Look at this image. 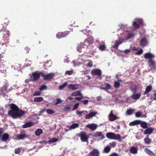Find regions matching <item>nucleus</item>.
Wrapping results in <instances>:
<instances>
[{
    "mask_svg": "<svg viewBox=\"0 0 156 156\" xmlns=\"http://www.w3.org/2000/svg\"><path fill=\"white\" fill-rule=\"evenodd\" d=\"M4 32H7L6 30V28L2 24H0V33L3 32L4 33Z\"/></svg>",
    "mask_w": 156,
    "mask_h": 156,
    "instance_id": "34",
    "label": "nucleus"
},
{
    "mask_svg": "<svg viewBox=\"0 0 156 156\" xmlns=\"http://www.w3.org/2000/svg\"><path fill=\"white\" fill-rule=\"evenodd\" d=\"M41 92L39 91H36L34 94L33 96H39L41 94Z\"/></svg>",
    "mask_w": 156,
    "mask_h": 156,
    "instance_id": "52",
    "label": "nucleus"
},
{
    "mask_svg": "<svg viewBox=\"0 0 156 156\" xmlns=\"http://www.w3.org/2000/svg\"><path fill=\"white\" fill-rule=\"evenodd\" d=\"M27 136L26 134L22 133L17 135L16 136V139L18 140H23Z\"/></svg>",
    "mask_w": 156,
    "mask_h": 156,
    "instance_id": "18",
    "label": "nucleus"
},
{
    "mask_svg": "<svg viewBox=\"0 0 156 156\" xmlns=\"http://www.w3.org/2000/svg\"><path fill=\"white\" fill-rule=\"evenodd\" d=\"M154 131V129L151 128H147V129H146L144 132V134H148L149 135L153 133V132Z\"/></svg>",
    "mask_w": 156,
    "mask_h": 156,
    "instance_id": "16",
    "label": "nucleus"
},
{
    "mask_svg": "<svg viewBox=\"0 0 156 156\" xmlns=\"http://www.w3.org/2000/svg\"><path fill=\"white\" fill-rule=\"evenodd\" d=\"M58 140L57 139L55 138H54L50 139L48 142L50 143H54L57 141Z\"/></svg>",
    "mask_w": 156,
    "mask_h": 156,
    "instance_id": "47",
    "label": "nucleus"
},
{
    "mask_svg": "<svg viewBox=\"0 0 156 156\" xmlns=\"http://www.w3.org/2000/svg\"><path fill=\"white\" fill-rule=\"evenodd\" d=\"M98 114L97 112H91L88 113V119L95 116Z\"/></svg>",
    "mask_w": 156,
    "mask_h": 156,
    "instance_id": "28",
    "label": "nucleus"
},
{
    "mask_svg": "<svg viewBox=\"0 0 156 156\" xmlns=\"http://www.w3.org/2000/svg\"><path fill=\"white\" fill-rule=\"evenodd\" d=\"M97 100L98 101H100L102 99V98L101 96H98L97 97Z\"/></svg>",
    "mask_w": 156,
    "mask_h": 156,
    "instance_id": "62",
    "label": "nucleus"
},
{
    "mask_svg": "<svg viewBox=\"0 0 156 156\" xmlns=\"http://www.w3.org/2000/svg\"><path fill=\"white\" fill-rule=\"evenodd\" d=\"M79 136L80 137L81 141L82 142H86L88 140V136L87 133L83 131H81L78 134Z\"/></svg>",
    "mask_w": 156,
    "mask_h": 156,
    "instance_id": "3",
    "label": "nucleus"
},
{
    "mask_svg": "<svg viewBox=\"0 0 156 156\" xmlns=\"http://www.w3.org/2000/svg\"><path fill=\"white\" fill-rule=\"evenodd\" d=\"M43 100V98L42 97H38L35 98L34 101V102H39L42 101Z\"/></svg>",
    "mask_w": 156,
    "mask_h": 156,
    "instance_id": "36",
    "label": "nucleus"
},
{
    "mask_svg": "<svg viewBox=\"0 0 156 156\" xmlns=\"http://www.w3.org/2000/svg\"><path fill=\"white\" fill-rule=\"evenodd\" d=\"M97 125L94 123L88 124V128L90 129L92 131L95 130L97 128Z\"/></svg>",
    "mask_w": 156,
    "mask_h": 156,
    "instance_id": "19",
    "label": "nucleus"
},
{
    "mask_svg": "<svg viewBox=\"0 0 156 156\" xmlns=\"http://www.w3.org/2000/svg\"><path fill=\"white\" fill-rule=\"evenodd\" d=\"M9 136L7 133H4L2 136V139L3 141H6L9 138Z\"/></svg>",
    "mask_w": 156,
    "mask_h": 156,
    "instance_id": "26",
    "label": "nucleus"
},
{
    "mask_svg": "<svg viewBox=\"0 0 156 156\" xmlns=\"http://www.w3.org/2000/svg\"><path fill=\"white\" fill-rule=\"evenodd\" d=\"M34 122H28L23 125V128H26L28 127H30L34 125Z\"/></svg>",
    "mask_w": 156,
    "mask_h": 156,
    "instance_id": "17",
    "label": "nucleus"
},
{
    "mask_svg": "<svg viewBox=\"0 0 156 156\" xmlns=\"http://www.w3.org/2000/svg\"><path fill=\"white\" fill-rule=\"evenodd\" d=\"M120 83L117 81H115L114 83V87L116 88H119L120 86Z\"/></svg>",
    "mask_w": 156,
    "mask_h": 156,
    "instance_id": "46",
    "label": "nucleus"
},
{
    "mask_svg": "<svg viewBox=\"0 0 156 156\" xmlns=\"http://www.w3.org/2000/svg\"><path fill=\"white\" fill-rule=\"evenodd\" d=\"M118 119V117L113 114V111L112 110L110 113L108 115L109 120L111 122H112Z\"/></svg>",
    "mask_w": 156,
    "mask_h": 156,
    "instance_id": "9",
    "label": "nucleus"
},
{
    "mask_svg": "<svg viewBox=\"0 0 156 156\" xmlns=\"http://www.w3.org/2000/svg\"><path fill=\"white\" fill-rule=\"evenodd\" d=\"M140 44L141 46L144 47L148 44V41L146 37H143L140 41Z\"/></svg>",
    "mask_w": 156,
    "mask_h": 156,
    "instance_id": "12",
    "label": "nucleus"
},
{
    "mask_svg": "<svg viewBox=\"0 0 156 156\" xmlns=\"http://www.w3.org/2000/svg\"><path fill=\"white\" fill-rule=\"evenodd\" d=\"M79 104L78 103H76L74 106L73 110H74L76 109L78 107Z\"/></svg>",
    "mask_w": 156,
    "mask_h": 156,
    "instance_id": "56",
    "label": "nucleus"
},
{
    "mask_svg": "<svg viewBox=\"0 0 156 156\" xmlns=\"http://www.w3.org/2000/svg\"><path fill=\"white\" fill-rule=\"evenodd\" d=\"M104 85L105 87L103 88V89L107 91L111 88V86L109 84L105 83L104 84Z\"/></svg>",
    "mask_w": 156,
    "mask_h": 156,
    "instance_id": "32",
    "label": "nucleus"
},
{
    "mask_svg": "<svg viewBox=\"0 0 156 156\" xmlns=\"http://www.w3.org/2000/svg\"><path fill=\"white\" fill-rule=\"evenodd\" d=\"M82 102L84 105L88 103V100H84L83 101H81Z\"/></svg>",
    "mask_w": 156,
    "mask_h": 156,
    "instance_id": "63",
    "label": "nucleus"
},
{
    "mask_svg": "<svg viewBox=\"0 0 156 156\" xmlns=\"http://www.w3.org/2000/svg\"><path fill=\"white\" fill-rule=\"evenodd\" d=\"M67 85V82H65L62 85H60L59 87V89L61 90L64 88Z\"/></svg>",
    "mask_w": 156,
    "mask_h": 156,
    "instance_id": "40",
    "label": "nucleus"
},
{
    "mask_svg": "<svg viewBox=\"0 0 156 156\" xmlns=\"http://www.w3.org/2000/svg\"><path fill=\"white\" fill-rule=\"evenodd\" d=\"M136 22L140 26L143 25V20L140 19H137Z\"/></svg>",
    "mask_w": 156,
    "mask_h": 156,
    "instance_id": "41",
    "label": "nucleus"
},
{
    "mask_svg": "<svg viewBox=\"0 0 156 156\" xmlns=\"http://www.w3.org/2000/svg\"><path fill=\"white\" fill-rule=\"evenodd\" d=\"M11 109L8 112V114L12 118L16 119L18 117H20L24 115L25 112L21 109L15 104L11 103L9 105Z\"/></svg>",
    "mask_w": 156,
    "mask_h": 156,
    "instance_id": "1",
    "label": "nucleus"
},
{
    "mask_svg": "<svg viewBox=\"0 0 156 156\" xmlns=\"http://www.w3.org/2000/svg\"><path fill=\"white\" fill-rule=\"evenodd\" d=\"M137 147L133 146L130 148L129 151L130 153L132 154H136L137 153Z\"/></svg>",
    "mask_w": 156,
    "mask_h": 156,
    "instance_id": "23",
    "label": "nucleus"
},
{
    "mask_svg": "<svg viewBox=\"0 0 156 156\" xmlns=\"http://www.w3.org/2000/svg\"><path fill=\"white\" fill-rule=\"evenodd\" d=\"M91 74L93 76L97 75L99 76L101 74V72L99 69H95L92 70L91 71Z\"/></svg>",
    "mask_w": 156,
    "mask_h": 156,
    "instance_id": "13",
    "label": "nucleus"
},
{
    "mask_svg": "<svg viewBox=\"0 0 156 156\" xmlns=\"http://www.w3.org/2000/svg\"><path fill=\"white\" fill-rule=\"evenodd\" d=\"M133 25L134 28L135 30H136L139 29L140 27V25L137 23L136 22H134L133 23Z\"/></svg>",
    "mask_w": 156,
    "mask_h": 156,
    "instance_id": "33",
    "label": "nucleus"
},
{
    "mask_svg": "<svg viewBox=\"0 0 156 156\" xmlns=\"http://www.w3.org/2000/svg\"><path fill=\"white\" fill-rule=\"evenodd\" d=\"M73 73V72L72 71H67L66 72V74H67L69 75H72Z\"/></svg>",
    "mask_w": 156,
    "mask_h": 156,
    "instance_id": "58",
    "label": "nucleus"
},
{
    "mask_svg": "<svg viewBox=\"0 0 156 156\" xmlns=\"http://www.w3.org/2000/svg\"><path fill=\"white\" fill-rule=\"evenodd\" d=\"M3 39L2 40H3L5 44H6L9 43V31L7 30V32H4L3 33Z\"/></svg>",
    "mask_w": 156,
    "mask_h": 156,
    "instance_id": "7",
    "label": "nucleus"
},
{
    "mask_svg": "<svg viewBox=\"0 0 156 156\" xmlns=\"http://www.w3.org/2000/svg\"><path fill=\"white\" fill-rule=\"evenodd\" d=\"M82 94L81 93L80 91H75L71 95L72 96H82Z\"/></svg>",
    "mask_w": 156,
    "mask_h": 156,
    "instance_id": "29",
    "label": "nucleus"
},
{
    "mask_svg": "<svg viewBox=\"0 0 156 156\" xmlns=\"http://www.w3.org/2000/svg\"><path fill=\"white\" fill-rule=\"evenodd\" d=\"M89 154L90 156H99L100 152L97 149H94Z\"/></svg>",
    "mask_w": 156,
    "mask_h": 156,
    "instance_id": "11",
    "label": "nucleus"
},
{
    "mask_svg": "<svg viewBox=\"0 0 156 156\" xmlns=\"http://www.w3.org/2000/svg\"><path fill=\"white\" fill-rule=\"evenodd\" d=\"M122 43V41H115V44L113 46V48L116 49H118L119 45L121 44Z\"/></svg>",
    "mask_w": 156,
    "mask_h": 156,
    "instance_id": "24",
    "label": "nucleus"
},
{
    "mask_svg": "<svg viewBox=\"0 0 156 156\" xmlns=\"http://www.w3.org/2000/svg\"><path fill=\"white\" fill-rule=\"evenodd\" d=\"M70 34V31H66L63 32H59L56 34L58 38H61L66 37Z\"/></svg>",
    "mask_w": 156,
    "mask_h": 156,
    "instance_id": "6",
    "label": "nucleus"
},
{
    "mask_svg": "<svg viewBox=\"0 0 156 156\" xmlns=\"http://www.w3.org/2000/svg\"><path fill=\"white\" fill-rule=\"evenodd\" d=\"M148 63H149V65L150 67L152 66L151 69L154 71H155L156 70V65L155 61L152 59H150L149 60Z\"/></svg>",
    "mask_w": 156,
    "mask_h": 156,
    "instance_id": "10",
    "label": "nucleus"
},
{
    "mask_svg": "<svg viewBox=\"0 0 156 156\" xmlns=\"http://www.w3.org/2000/svg\"><path fill=\"white\" fill-rule=\"evenodd\" d=\"M105 48V46L104 45H102L99 46V49L101 51H104Z\"/></svg>",
    "mask_w": 156,
    "mask_h": 156,
    "instance_id": "51",
    "label": "nucleus"
},
{
    "mask_svg": "<svg viewBox=\"0 0 156 156\" xmlns=\"http://www.w3.org/2000/svg\"><path fill=\"white\" fill-rule=\"evenodd\" d=\"M30 48L28 46L26 47L24 49V51L26 54H27L29 52Z\"/></svg>",
    "mask_w": 156,
    "mask_h": 156,
    "instance_id": "45",
    "label": "nucleus"
},
{
    "mask_svg": "<svg viewBox=\"0 0 156 156\" xmlns=\"http://www.w3.org/2000/svg\"><path fill=\"white\" fill-rule=\"evenodd\" d=\"M94 41V38L92 37H88V44H92Z\"/></svg>",
    "mask_w": 156,
    "mask_h": 156,
    "instance_id": "42",
    "label": "nucleus"
},
{
    "mask_svg": "<svg viewBox=\"0 0 156 156\" xmlns=\"http://www.w3.org/2000/svg\"><path fill=\"white\" fill-rule=\"evenodd\" d=\"M145 152L150 156H155L154 154L149 149L146 148L144 149Z\"/></svg>",
    "mask_w": 156,
    "mask_h": 156,
    "instance_id": "20",
    "label": "nucleus"
},
{
    "mask_svg": "<svg viewBox=\"0 0 156 156\" xmlns=\"http://www.w3.org/2000/svg\"><path fill=\"white\" fill-rule=\"evenodd\" d=\"M151 140L149 138L148 136L147 137L144 139L145 143L147 144H150L151 142Z\"/></svg>",
    "mask_w": 156,
    "mask_h": 156,
    "instance_id": "35",
    "label": "nucleus"
},
{
    "mask_svg": "<svg viewBox=\"0 0 156 156\" xmlns=\"http://www.w3.org/2000/svg\"><path fill=\"white\" fill-rule=\"evenodd\" d=\"M68 87L70 90H75L79 88V86L77 84H70L68 85Z\"/></svg>",
    "mask_w": 156,
    "mask_h": 156,
    "instance_id": "14",
    "label": "nucleus"
},
{
    "mask_svg": "<svg viewBox=\"0 0 156 156\" xmlns=\"http://www.w3.org/2000/svg\"><path fill=\"white\" fill-rule=\"evenodd\" d=\"M109 156H119V155L116 153H113V154H112Z\"/></svg>",
    "mask_w": 156,
    "mask_h": 156,
    "instance_id": "64",
    "label": "nucleus"
},
{
    "mask_svg": "<svg viewBox=\"0 0 156 156\" xmlns=\"http://www.w3.org/2000/svg\"><path fill=\"white\" fill-rule=\"evenodd\" d=\"M42 77L44 80H51L55 76V74L53 73H50L45 75L42 72Z\"/></svg>",
    "mask_w": 156,
    "mask_h": 156,
    "instance_id": "5",
    "label": "nucleus"
},
{
    "mask_svg": "<svg viewBox=\"0 0 156 156\" xmlns=\"http://www.w3.org/2000/svg\"><path fill=\"white\" fill-rule=\"evenodd\" d=\"M134 110L133 109H129L126 111V113L128 115H130L133 113Z\"/></svg>",
    "mask_w": 156,
    "mask_h": 156,
    "instance_id": "38",
    "label": "nucleus"
},
{
    "mask_svg": "<svg viewBox=\"0 0 156 156\" xmlns=\"http://www.w3.org/2000/svg\"><path fill=\"white\" fill-rule=\"evenodd\" d=\"M141 122V121L140 120H136L129 123V125L130 126H134L140 124Z\"/></svg>",
    "mask_w": 156,
    "mask_h": 156,
    "instance_id": "22",
    "label": "nucleus"
},
{
    "mask_svg": "<svg viewBox=\"0 0 156 156\" xmlns=\"http://www.w3.org/2000/svg\"><path fill=\"white\" fill-rule=\"evenodd\" d=\"M47 89V86L45 85H44L41 86L39 88V90L40 91H42L44 90H46Z\"/></svg>",
    "mask_w": 156,
    "mask_h": 156,
    "instance_id": "43",
    "label": "nucleus"
},
{
    "mask_svg": "<svg viewBox=\"0 0 156 156\" xmlns=\"http://www.w3.org/2000/svg\"><path fill=\"white\" fill-rule=\"evenodd\" d=\"M83 111H77L76 113L79 115L80 116H81L82 114L83 113Z\"/></svg>",
    "mask_w": 156,
    "mask_h": 156,
    "instance_id": "59",
    "label": "nucleus"
},
{
    "mask_svg": "<svg viewBox=\"0 0 156 156\" xmlns=\"http://www.w3.org/2000/svg\"><path fill=\"white\" fill-rule=\"evenodd\" d=\"M106 137L108 139L113 140H118L119 141H121V136L120 134L115 133H113L109 132L106 134Z\"/></svg>",
    "mask_w": 156,
    "mask_h": 156,
    "instance_id": "2",
    "label": "nucleus"
},
{
    "mask_svg": "<svg viewBox=\"0 0 156 156\" xmlns=\"http://www.w3.org/2000/svg\"><path fill=\"white\" fill-rule=\"evenodd\" d=\"M141 96V94L140 93L136 94H134L132 95L131 98L134 100H137L140 98Z\"/></svg>",
    "mask_w": 156,
    "mask_h": 156,
    "instance_id": "25",
    "label": "nucleus"
},
{
    "mask_svg": "<svg viewBox=\"0 0 156 156\" xmlns=\"http://www.w3.org/2000/svg\"><path fill=\"white\" fill-rule=\"evenodd\" d=\"M141 113L140 112H136L135 114V116L137 117H141Z\"/></svg>",
    "mask_w": 156,
    "mask_h": 156,
    "instance_id": "54",
    "label": "nucleus"
},
{
    "mask_svg": "<svg viewBox=\"0 0 156 156\" xmlns=\"http://www.w3.org/2000/svg\"><path fill=\"white\" fill-rule=\"evenodd\" d=\"M144 57L146 59H152V58L155 57V56L150 52L146 53L144 55Z\"/></svg>",
    "mask_w": 156,
    "mask_h": 156,
    "instance_id": "15",
    "label": "nucleus"
},
{
    "mask_svg": "<svg viewBox=\"0 0 156 156\" xmlns=\"http://www.w3.org/2000/svg\"><path fill=\"white\" fill-rule=\"evenodd\" d=\"M111 150V147L109 146H107L104 149V151L106 153H108Z\"/></svg>",
    "mask_w": 156,
    "mask_h": 156,
    "instance_id": "39",
    "label": "nucleus"
},
{
    "mask_svg": "<svg viewBox=\"0 0 156 156\" xmlns=\"http://www.w3.org/2000/svg\"><path fill=\"white\" fill-rule=\"evenodd\" d=\"M140 124L141 127L144 129H146L148 127L147 125V123L145 122H141Z\"/></svg>",
    "mask_w": 156,
    "mask_h": 156,
    "instance_id": "37",
    "label": "nucleus"
},
{
    "mask_svg": "<svg viewBox=\"0 0 156 156\" xmlns=\"http://www.w3.org/2000/svg\"><path fill=\"white\" fill-rule=\"evenodd\" d=\"M110 146L111 147H114L116 145V143L115 142H113L112 143H111L109 144Z\"/></svg>",
    "mask_w": 156,
    "mask_h": 156,
    "instance_id": "55",
    "label": "nucleus"
},
{
    "mask_svg": "<svg viewBox=\"0 0 156 156\" xmlns=\"http://www.w3.org/2000/svg\"><path fill=\"white\" fill-rule=\"evenodd\" d=\"M87 42H88V40L86 39L84 41V43H81L78 44L77 47V50L79 52H81L82 50L84 48L85 43Z\"/></svg>",
    "mask_w": 156,
    "mask_h": 156,
    "instance_id": "8",
    "label": "nucleus"
},
{
    "mask_svg": "<svg viewBox=\"0 0 156 156\" xmlns=\"http://www.w3.org/2000/svg\"><path fill=\"white\" fill-rule=\"evenodd\" d=\"M47 112L49 114H54L55 112L53 110H51L48 109L46 110Z\"/></svg>",
    "mask_w": 156,
    "mask_h": 156,
    "instance_id": "44",
    "label": "nucleus"
},
{
    "mask_svg": "<svg viewBox=\"0 0 156 156\" xmlns=\"http://www.w3.org/2000/svg\"><path fill=\"white\" fill-rule=\"evenodd\" d=\"M79 124L77 123H73L70 125L69 129H74L79 127Z\"/></svg>",
    "mask_w": 156,
    "mask_h": 156,
    "instance_id": "30",
    "label": "nucleus"
},
{
    "mask_svg": "<svg viewBox=\"0 0 156 156\" xmlns=\"http://www.w3.org/2000/svg\"><path fill=\"white\" fill-rule=\"evenodd\" d=\"M93 136L94 137H101V139H104L105 138V137L102 134V133L100 132H96L93 135Z\"/></svg>",
    "mask_w": 156,
    "mask_h": 156,
    "instance_id": "21",
    "label": "nucleus"
},
{
    "mask_svg": "<svg viewBox=\"0 0 156 156\" xmlns=\"http://www.w3.org/2000/svg\"><path fill=\"white\" fill-rule=\"evenodd\" d=\"M80 96L81 97H76L75 98V99L76 100L78 101H79L81 100L83 98V96H82H82Z\"/></svg>",
    "mask_w": 156,
    "mask_h": 156,
    "instance_id": "57",
    "label": "nucleus"
},
{
    "mask_svg": "<svg viewBox=\"0 0 156 156\" xmlns=\"http://www.w3.org/2000/svg\"><path fill=\"white\" fill-rule=\"evenodd\" d=\"M62 102V101L60 98H58L56 99V101L55 102V105H57Z\"/></svg>",
    "mask_w": 156,
    "mask_h": 156,
    "instance_id": "50",
    "label": "nucleus"
},
{
    "mask_svg": "<svg viewBox=\"0 0 156 156\" xmlns=\"http://www.w3.org/2000/svg\"><path fill=\"white\" fill-rule=\"evenodd\" d=\"M143 53V50L142 49L136 52V54L140 55H141Z\"/></svg>",
    "mask_w": 156,
    "mask_h": 156,
    "instance_id": "53",
    "label": "nucleus"
},
{
    "mask_svg": "<svg viewBox=\"0 0 156 156\" xmlns=\"http://www.w3.org/2000/svg\"><path fill=\"white\" fill-rule=\"evenodd\" d=\"M93 63L91 61L89 60L88 62V66L91 67L93 66Z\"/></svg>",
    "mask_w": 156,
    "mask_h": 156,
    "instance_id": "60",
    "label": "nucleus"
},
{
    "mask_svg": "<svg viewBox=\"0 0 156 156\" xmlns=\"http://www.w3.org/2000/svg\"><path fill=\"white\" fill-rule=\"evenodd\" d=\"M21 152L20 149L19 148H16L14 150V152L16 154H18Z\"/></svg>",
    "mask_w": 156,
    "mask_h": 156,
    "instance_id": "48",
    "label": "nucleus"
},
{
    "mask_svg": "<svg viewBox=\"0 0 156 156\" xmlns=\"http://www.w3.org/2000/svg\"><path fill=\"white\" fill-rule=\"evenodd\" d=\"M42 72L38 73L37 71H35L32 73V75L33 77V80L36 81L38 80L41 76L42 77Z\"/></svg>",
    "mask_w": 156,
    "mask_h": 156,
    "instance_id": "4",
    "label": "nucleus"
},
{
    "mask_svg": "<svg viewBox=\"0 0 156 156\" xmlns=\"http://www.w3.org/2000/svg\"><path fill=\"white\" fill-rule=\"evenodd\" d=\"M135 36V34L133 33H130L127 36L128 39L133 37Z\"/></svg>",
    "mask_w": 156,
    "mask_h": 156,
    "instance_id": "49",
    "label": "nucleus"
},
{
    "mask_svg": "<svg viewBox=\"0 0 156 156\" xmlns=\"http://www.w3.org/2000/svg\"><path fill=\"white\" fill-rule=\"evenodd\" d=\"M43 133V130L41 129H38L35 132V134L37 136H39Z\"/></svg>",
    "mask_w": 156,
    "mask_h": 156,
    "instance_id": "31",
    "label": "nucleus"
},
{
    "mask_svg": "<svg viewBox=\"0 0 156 156\" xmlns=\"http://www.w3.org/2000/svg\"><path fill=\"white\" fill-rule=\"evenodd\" d=\"M152 89V87L150 85L147 86L145 90V91L144 93V94L145 95L147 94L149 92H150Z\"/></svg>",
    "mask_w": 156,
    "mask_h": 156,
    "instance_id": "27",
    "label": "nucleus"
},
{
    "mask_svg": "<svg viewBox=\"0 0 156 156\" xmlns=\"http://www.w3.org/2000/svg\"><path fill=\"white\" fill-rule=\"evenodd\" d=\"M153 97L151 98V99H153V100L156 101V93L153 94Z\"/></svg>",
    "mask_w": 156,
    "mask_h": 156,
    "instance_id": "61",
    "label": "nucleus"
}]
</instances>
